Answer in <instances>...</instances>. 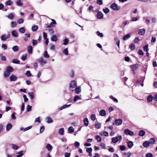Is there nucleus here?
I'll list each match as a JSON object with an SVG mask.
<instances>
[{
    "instance_id": "obj_53",
    "label": "nucleus",
    "mask_w": 157,
    "mask_h": 157,
    "mask_svg": "<svg viewBox=\"0 0 157 157\" xmlns=\"http://www.w3.org/2000/svg\"><path fill=\"white\" fill-rule=\"evenodd\" d=\"M32 107V106L28 105L27 106V112H29L31 110Z\"/></svg>"
},
{
    "instance_id": "obj_52",
    "label": "nucleus",
    "mask_w": 157,
    "mask_h": 157,
    "mask_svg": "<svg viewBox=\"0 0 157 157\" xmlns=\"http://www.w3.org/2000/svg\"><path fill=\"white\" fill-rule=\"evenodd\" d=\"M63 53L66 55H67L68 54V50L67 48H66L63 51Z\"/></svg>"
},
{
    "instance_id": "obj_64",
    "label": "nucleus",
    "mask_w": 157,
    "mask_h": 157,
    "mask_svg": "<svg viewBox=\"0 0 157 157\" xmlns=\"http://www.w3.org/2000/svg\"><path fill=\"white\" fill-rule=\"evenodd\" d=\"M101 127V124L100 123H97L95 124V127L98 129L100 128Z\"/></svg>"
},
{
    "instance_id": "obj_59",
    "label": "nucleus",
    "mask_w": 157,
    "mask_h": 157,
    "mask_svg": "<svg viewBox=\"0 0 157 157\" xmlns=\"http://www.w3.org/2000/svg\"><path fill=\"white\" fill-rule=\"evenodd\" d=\"M25 35L27 36L26 37H25L24 38V40L25 41H26L28 40V37H29L30 36V35L29 34H25Z\"/></svg>"
},
{
    "instance_id": "obj_37",
    "label": "nucleus",
    "mask_w": 157,
    "mask_h": 157,
    "mask_svg": "<svg viewBox=\"0 0 157 157\" xmlns=\"http://www.w3.org/2000/svg\"><path fill=\"white\" fill-rule=\"evenodd\" d=\"M47 122L48 123H50L53 122V121L52 119L49 117H47Z\"/></svg>"
},
{
    "instance_id": "obj_55",
    "label": "nucleus",
    "mask_w": 157,
    "mask_h": 157,
    "mask_svg": "<svg viewBox=\"0 0 157 157\" xmlns=\"http://www.w3.org/2000/svg\"><path fill=\"white\" fill-rule=\"evenodd\" d=\"M144 50L145 52H147L148 51V45H147L144 47Z\"/></svg>"
},
{
    "instance_id": "obj_60",
    "label": "nucleus",
    "mask_w": 157,
    "mask_h": 157,
    "mask_svg": "<svg viewBox=\"0 0 157 157\" xmlns=\"http://www.w3.org/2000/svg\"><path fill=\"white\" fill-rule=\"evenodd\" d=\"M126 148L124 145H121L120 146V149L122 151L125 150Z\"/></svg>"
},
{
    "instance_id": "obj_34",
    "label": "nucleus",
    "mask_w": 157,
    "mask_h": 157,
    "mask_svg": "<svg viewBox=\"0 0 157 157\" xmlns=\"http://www.w3.org/2000/svg\"><path fill=\"white\" fill-rule=\"evenodd\" d=\"M64 132V129L63 128H60L59 130V133L61 135H63Z\"/></svg>"
},
{
    "instance_id": "obj_44",
    "label": "nucleus",
    "mask_w": 157,
    "mask_h": 157,
    "mask_svg": "<svg viewBox=\"0 0 157 157\" xmlns=\"http://www.w3.org/2000/svg\"><path fill=\"white\" fill-rule=\"evenodd\" d=\"M157 18L155 17H153L151 19V22L152 23H155L157 21Z\"/></svg>"
},
{
    "instance_id": "obj_19",
    "label": "nucleus",
    "mask_w": 157,
    "mask_h": 157,
    "mask_svg": "<svg viewBox=\"0 0 157 157\" xmlns=\"http://www.w3.org/2000/svg\"><path fill=\"white\" fill-rule=\"evenodd\" d=\"M128 147L129 148H131L133 145L132 142L131 141H129L127 142Z\"/></svg>"
},
{
    "instance_id": "obj_36",
    "label": "nucleus",
    "mask_w": 157,
    "mask_h": 157,
    "mask_svg": "<svg viewBox=\"0 0 157 157\" xmlns=\"http://www.w3.org/2000/svg\"><path fill=\"white\" fill-rule=\"evenodd\" d=\"M51 20L52 22H51L50 24L52 26V27L54 26L56 24V22L53 19H51Z\"/></svg>"
},
{
    "instance_id": "obj_56",
    "label": "nucleus",
    "mask_w": 157,
    "mask_h": 157,
    "mask_svg": "<svg viewBox=\"0 0 157 157\" xmlns=\"http://www.w3.org/2000/svg\"><path fill=\"white\" fill-rule=\"evenodd\" d=\"M12 62L14 63L19 64L20 63L19 60L18 59H13Z\"/></svg>"
},
{
    "instance_id": "obj_9",
    "label": "nucleus",
    "mask_w": 157,
    "mask_h": 157,
    "mask_svg": "<svg viewBox=\"0 0 157 157\" xmlns=\"http://www.w3.org/2000/svg\"><path fill=\"white\" fill-rule=\"evenodd\" d=\"M10 79L11 81H14L16 80L17 77L15 75H12L10 76Z\"/></svg>"
},
{
    "instance_id": "obj_39",
    "label": "nucleus",
    "mask_w": 157,
    "mask_h": 157,
    "mask_svg": "<svg viewBox=\"0 0 157 157\" xmlns=\"http://www.w3.org/2000/svg\"><path fill=\"white\" fill-rule=\"evenodd\" d=\"M17 25L15 21H12L11 23V26L12 28L15 27Z\"/></svg>"
},
{
    "instance_id": "obj_35",
    "label": "nucleus",
    "mask_w": 157,
    "mask_h": 157,
    "mask_svg": "<svg viewBox=\"0 0 157 157\" xmlns=\"http://www.w3.org/2000/svg\"><path fill=\"white\" fill-rule=\"evenodd\" d=\"M69 42V40L67 38L63 40V44L64 45H66Z\"/></svg>"
},
{
    "instance_id": "obj_18",
    "label": "nucleus",
    "mask_w": 157,
    "mask_h": 157,
    "mask_svg": "<svg viewBox=\"0 0 157 157\" xmlns=\"http://www.w3.org/2000/svg\"><path fill=\"white\" fill-rule=\"evenodd\" d=\"M14 15L12 13H10L7 16L8 18L10 20L13 19L14 18Z\"/></svg>"
},
{
    "instance_id": "obj_15",
    "label": "nucleus",
    "mask_w": 157,
    "mask_h": 157,
    "mask_svg": "<svg viewBox=\"0 0 157 157\" xmlns=\"http://www.w3.org/2000/svg\"><path fill=\"white\" fill-rule=\"evenodd\" d=\"M38 62L40 63L42 65H43L47 63L46 59H39Z\"/></svg>"
},
{
    "instance_id": "obj_33",
    "label": "nucleus",
    "mask_w": 157,
    "mask_h": 157,
    "mask_svg": "<svg viewBox=\"0 0 157 157\" xmlns=\"http://www.w3.org/2000/svg\"><path fill=\"white\" fill-rule=\"evenodd\" d=\"M19 31L21 33H24L25 32V29L24 27H21L19 29Z\"/></svg>"
},
{
    "instance_id": "obj_17",
    "label": "nucleus",
    "mask_w": 157,
    "mask_h": 157,
    "mask_svg": "<svg viewBox=\"0 0 157 157\" xmlns=\"http://www.w3.org/2000/svg\"><path fill=\"white\" fill-rule=\"evenodd\" d=\"M16 5L18 6H21L23 5V3L21 0H18L16 2Z\"/></svg>"
},
{
    "instance_id": "obj_38",
    "label": "nucleus",
    "mask_w": 157,
    "mask_h": 157,
    "mask_svg": "<svg viewBox=\"0 0 157 157\" xmlns=\"http://www.w3.org/2000/svg\"><path fill=\"white\" fill-rule=\"evenodd\" d=\"M145 133V132L144 131L141 130L140 131V132L139 133V135L140 136H144Z\"/></svg>"
},
{
    "instance_id": "obj_11",
    "label": "nucleus",
    "mask_w": 157,
    "mask_h": 157,
    "mask_svg": "<svg viewBox=\"0 0 157 157\" xmlns=\"http://www.w3.org/2000/svg\"><path fill=\"white\" fill-rule=\"evenodd\" d=\"M11 34L13 37H17L18 36V33L15 30H13L11 32Z\"/></svg>"
},
{
    "instance_id": "obj_47",
    "label": "nucleus",
    "mask_w": 157,
    "mask_h": 157,
    "mask_svg": "<svg viewBox=\"0 0 157 157\" xmlns=\"http://www.w3.org/2000/svg\"><path fill=\"white\" fill-rule=\"evenodd\" d=\"M70 105H71V104L68 105H65L60 108V110H62L63 109L65 108H66L67 107L70 106Z\"/></svg>"
},
{
    "instance_id": "obj_20",
    "label": "nucleus",
    "mask_w": 157,
    "mask_h": 157,
    "mask_svg": "<svg viewBox=\"0 0 157 157\" xmlns=\"http://www.w3.org/2000/svg\"><path fill=\"white\" fill-rule=\"evenodd\" d=\"M153 99V97L151 95H149L147 98V100L149 102H151Z\"/></svg>"
},
{
    "instance_id": "obj_23",
    "label": "nucleus",
    "mask_w": 157,
    "mask_h": 157,
    "mask_svg": "<svg viewBox=\"0 0 157 157\" xmlns=\"http://www.w3.org/2000/svg\"><path fill=\"white\" fill-rule=\"evenodd\" d=\"M28 94L30 98L32 100L34 98V94L33 92H29L28 93Z\"/></svg>"
},
{
    "instance_id": "obj_10",
    "label": "nucleus",
    "mask_w": 157,
    "mask_h": 157,
    "mask_svg": "<svg viewBox=\"0 0 157 157\" xmlns=\"http://www.w3.org/2000/svg\"><path fill=\"white\" fill-rule=\"evenodd\" d=\"M13 67L10 66H7L6 68V71L10 73L13 71Z\"/></svg>"
},
{
    "instance_id": "obj_27",
    "label": "nucleus",
    "mask_w": 157,
    "mask_h": 157,
    "mask_svg": "<svg viewBox=\"0 0 157 157\" xmlns=\"http://www.w3.org/2000/svg\"><path fill=\"white\" fill-rule=\"evenodd\" d=\"M130 34H128L125 35L123 38V40H127L130 37Z\"/></svg>"
},
{
    "instance_id": "obj_31",
    "label": "nucleus",
    "mask_w": 157,
    "mask_h": 157,
    "mask_svg": "<svg viewBox=\"0 0 157 157\" xmlns=\"http://www.w3.org/2000/svg\"><path fill=\"white\" fill-rule=\"evenodd\" d=\"M12 49L14 52H17L19 50V48L16 45L13 46L12 48Z\"/></svg>"
},
{
    "instance_id": "obj_4",
    "label": "nucleus",
    "mask_w": 157,
    "mask_h": 157,
    "mask_svg": "<svg viewBox=\"0 0 157 157\" xmlns=\"http://www.w3.org/2000/svg\"><path fill=\"white\" fill-rule=\"evenodd\" d=\"M77 85V82L75 80H72L70 84V87L71 88H74Z\"/></svg>"
},
{
    "instance_id": "obj_1",
    "label": "nucleus",
    "mask_w": 157,
    "mask_h": 157,
    "mask_svg": "<svg viewBox=\"0 0 157 157\" xmlns=\"http://www.w3.org/2000/svg\"><path fill=\"white\" fill-rule=\"evenodd\" d=\"M122 138V137L121 136L118 135L117 136L112 138V142L114 143H116L118 142H121Z\"/></svg>"
},
{
    "instance_id": "obj_58",
    "label": "nucleus",
    "mask_w": 157,
    "mask_h": 157,
    "mask_svg": "<svg viewBox=\"0 0 157 157\" xmlns=\"http://www.w3.org/2000/svg\"><path fill=\"white\" fill-rule=\"evenodd\" d=\"M91 118L92 121H94L96 119L95 115L94 114H92L91 116Z\"/></svg>"
},
{
    "instance_id": "obj_57",
    "label": "nucleus",
    "mask_w": 157,
    "mask_h": 157,
    "mask_svg": "<svg viewBox=\"0 0 157 157\" xmlns=\"http://www.w3.org/2000/svg\"><path fill=\"white\" fill-rule=\"evenodd\" d=\"M155 142V139L154 138H151L149 140V143L151 144H153Z\"/></svg>"
},
{
    "instance_id": "obj_24",
    "label": "nucleus",
    "mask_w": 157,
    "mask_h": 157,
    "mask_svg": "<svg viewBox=\"0 0 157 157\" xmlns=\"http://www.w3.org/2000/svg\"><path fill=\"white\" fill-rule=\"evenodd\" d=\"M100 114L102 116H104L106 115V112L104 110H101L100 111Z\"/></svg>"
},
{
    "instance_id": "obj_6",
    "label": "nucleus",
    "mask_w": 157,
    "mask_h": 157,
    "mask_svg": "<svg viewBox=\"0 0 157 157\" xmlns=\"http://www.w3.org/2000/svg\"><path fill=\"white\" fill-rule=\"evenodd\" d=\"M130 67L133 71V73L135 74L134 71L138 68L139 65L138 64H134L130 66Z\"/></svg>"
},
{
    "instance_id": "obj_30",
    "label": "nucleus",
    "mask_w": 157,
    "mask_h": 157,
    "mask_svg": "<svg viewBox=\"0 0 157 157\" xmlns=\"http://www.w3.org/2000/svg\"><path fill=\"white\" fill-rule=\"evenodd\" d=\"M38 26L37 25H33L32 28V30L33 31L35 32L38 29Z\"/></svg>"
},
{
    "instance_id": "obj_29",
    "label": "nucleus",
    "mask_w": 157,
    "mask_h": 157,
    "mask_svg": "<svg viewBox=\"0 0 157 157\" xmlns=\"http://www.w3.org/2000/svg\"><path fill=\"white\" fill-rule=\"evenodd\" d=\"M12 127V125L10 123L8 124L6 126V130L9 131Z\"/></svg>"
},
{
    "instance_id": "obj_49",
    "label": "nucleus",
    "mask_w": 157,
    "mask_h": 157,
    "mask_svg": "<svg viewBox=\"0 0 157 157\" xmlns=\"http://www.w3.org/2000/svg\"><path fill=\"white\" fill-rule=\"evenodd\" d=\"M96 33L98 36L100 37H103V34L102 33H100L99 31H97Z\"/></svg>"
},
{
    "instance_id": "obj_26",
    "label": "nucleus",
    "mask_w": 157,
    "mask_h": 157,
    "mask_svg": "<svg viewBox=\"0 0 157 157\" xmlns=\"http://www.w3.org/2000/svg\"><path fill=\"white\" fill-rule=\"evenodd\" d=\"M10 75V73L9 72L6 71H5L4 73V76L5 78H6L9 76Z\"/></svg>"
},
{
    "instance_id": "obj_25",
    "label": "nucleus",
    "mask_w": 157,
    "mask_h": 157,
    "mask_svg": "<svg viewBox=\"0 0 157 157\" xmlns=\"http://www.w3.org/2000/svg\"><path fill=\"white\" fill-rule=\"evenodd\" d=\"M150 143L149 142L147 141H144L143 143V145L145 147H147L149 145Z\"/></svg>"
},
{
    "instance_id": "obj_22",
    "label": "nucleus",
    "mask_w": 157,
    "mask_h": 157,
    "mask_svg": "<svg viewBox=\"0 0 157 157\" xmlns=\"http://www.w3.org/2000/svg\"><path fill=\"white\" fill-rule=\"evenodd\" d=\"M52 147V145L49 144H48L46 146V148L48 151L51 150Z\"/></svg>"
},
{
    "instance_id": "obj_32",
    "label": "nucleus",
    "mask_w": 157,
    "mask_h": 157,
    "mask_svg": "<svg viewBox=\"0 0 157 157\" xmlns=\"http://www.w3.org/2000/svg\"><path fill=\"white\" fill-rule=\"evenodd\" d=\"M95 138L98 142H100L101 140V137L99 136H95Z\"/></svg>"
},
{
    "instance_id": "obj_42",
    "label": "nucleus",
    "mask_w": 157,
    "mask_h": 157,
    "mask_svg": "<svg viewBox=\"0 0 157 157\" xmlns=\"http://www.w3.org/2000/svg\"><path fill=\"white\" fill-rule=\"evenodd\" d=\"M25 75L27 77H30L31 76L32 74L29 71H27L25 74Z\"/></svg>"
},
{
    "instance_id": "obj_14",
    "label": "nucleus",
    "mask_w": 157,
    "mask_h": 157,
    "mask_svg": "<svg viewBox=\"0 0 157 157\" xmlns=\"http://www.w3.org/2000/svg\"><path fill=\"white\" fill-rule=\"evenodd\" d=\"M83 122L84 123V125L85 126H88L89 124V121L88 118H84L83 120Z\"/></svg>"
},
{
    "instance_id": "obj_8",
    "label": "nucleus",
    "mask_w": 157,
    "mask_h": 157,
    "mask_svg": "<svg viewBox=\"0 0 157 157\" xmlns=\"http://www.w3.org/2000/svg\"><path fill=\"white\" fill-rule=\"evenodd\" d=\"M122 122V121L121 119H116L115 120V124L116 125H121Z\"/></svg>"
},
{
    "instance_id": "obj_48",
    "label": "nucleus",
    "mask_w": 157,
    "mask_h": 157,
    "mask_svg": "<svg viewBox=\"0 0 157 157\" xmlns=\"http://www.w3.org/2000/svg\"><path fill=\"white\" fill-rule=\"evenodd\" d=\"M129 23V21H124L122 23V25L123 26H125L127 24Z\"/></svg>"
},
{
    "instance_id": "obj_16",
    "label": "nucleus",
    "mask_w": 157,
    "mask_h": 157,
    "mask_svg": "<svg viewBox=\"0 0 157 157\" xmlns=\"http://www.w3.org/2000/svg\"><path fill=\"white\" fill-rule=\"evenodd\" d=\"M75 92L77 94H79L81 91V88L79 87H77L75 89Z\"/></svg>"
},
{
    "instance_id": "obj_63",
    "label": "nucleus",
    "mask_w": 157,
    "mask_h": 157,
    "mask_svg": "<svg viewBox=\"0 0 157 157\" xmlns=\"http://www.w3.org/2000/svg\"><path fill=\"white\" fill-rule=\"evenodd\" d=\"M19 146L16 145L15 144H13V148L15 150H17L19 148Z\"/></svg>"
},
{
    "instance_id": "obj_62",
    "label": "nucleus",
    "mask_w": 157,
    "mask_h": 157,
    "mask_svg": "<svg viewBox=\"0 0 157 157\" xmlns=\"http://www.w3.org/2000/svg\"><path fill=\"white\" fill-rule=\"evenodd\" d=\"M97 3L99 5H101L103 4V1L102 0H97Z\"/></svg>"
},
{
    "instance_id": "obj_43",
    "label": "nucleus",
    "mask_w": 157,
    "mask_h": 157,
    "mask_svg": "<svg viewBox=\"0 0 157 157\" xmlns=\"http://www.w3.org/2000/svg\"><path fill=\"white\" fill-rule=\"evenodd\" d=\"M129 47L132 50H133L135 49V45L134 44H132L129 45Z\"/></svg>"
},
{
    "instance_id": "obj_21",
    "label": "nucleus",
    "mask_w": 157,
    "mask_h": 157,
    "mask_svg": "<svg viewBox=\"0 0 157 157\" xmlns=\"http://www.w3.org/2000/svg\"><path fill=\"white\" fill-rule=\"evenodd\" d=\"M27 51L29 54H31L33 52V47L32 46H29L27 49Z\"/></svg>"
},
{
    "instance_id": "obj_13",
    "label": "nucleus",
    "mask_w": 157,
    "mask_h": 157,
    "mask_svg": "<svg viewBox=\"0 0 157 157\" xmlns=\"http://www.w3.org/2000/svg\"><path fill=\"white\" fill-rule=\"evenodd\" d=\"M97 16L98 18L101 19L103 17V15L102 12H99L97 13Z\"/></svg>"
},
{
    "instance_id": "obj_40",
    "label": "nucleus",
    "mask_w": 157,
    "mask_h": 157,
    "mask_svg": "<svg viewBox=\"0 0 157 157\" xmlns=\"http://www.w3.org/2000/svg\"><path fill=\"white\" fill-rule=\"evenodd\" d=\"M115 40L116 41V43L117 45L118 46V48H119L120 41L119 40L117 37L115 38Z\"/></svg>"
},
{
    "instance_id": "obj_51",
    "label": "nucleus",
    "mask_w": 157,
    "mask_h": 157,
    "mask_svg": "<svg viewBox=\"0 0 157 157\" xmlns=\"http://www.w3.org/2000/svg\"><path fill=\"white\" fill-rule=\"evenodd\" d=\"M38 43V40H32V44L33 46L37 44Z\"/></svg>"
},
{
    "instance_id": "obj_5",
    "label": "nucleus",
    "mask_w": 157,
    "mask_h": 157,
    "mask_svg": "<svg viewBox=\"0 0 157 157\" xmlns=\"http://www.w3.org/2000/svg\"><path fill=\"white\" fill-rule=\"evenodd\" d=\"M124 132L125 134L129 135L130 136H132L134 134V133L132 131H131L128 129H125Z\"/></svg>"
},
{
    "instance_id": "obj_54",
    "label": "nucleus",
    "mask_w": 157,
    "mask_h": 157,
    "mask_svg": "<svg viewBox=\"0 0 157 157\" xmlns=\"http://www.w3.org/2000/svg\"><path fill=\"white\" fill-rule=\"evenodd\" d=\"M80 98V97L76 95L75 96L74 98V101L75 102L77 100L79 99Z\"/></svg>"
},
{
    "instance_id": "obj_50",
    "label": "nucleus",
    "mask_w": 157,
    "mask_h": 157,
    "mask_svg": "<svg viewBox=\"0 0 157 157\" xmlns=\"http://www.w3.org/2000/svg\"><path fill=\"white\" fill-rule=\"evenodd\" d=\"M12 4V1L10 0H8L6 2V4L8 5H11Z\"/></svg>"
},
{
    "instance_id": "obj_7",
    "label": "nucleus",
    "mask_w": 157,
    "mask_h": 157,
    "mask_svg": "<svg viewBox=\"0 0 157 157\" xmlns=\"http://www.w3.org/2000/svg\"><path fill=\"white\" fill-rule=\"evenodd\" d=\"M146 30L144 29H139L138 30V34L140 35H144L145 33Z\"/></svg>"
},
{
    "instance_id": "obj_46",
    "label": "nucleus",
    "mask_w": 157,
    "mask_h": 157,
    "mask_svg": "<svg viewBox=\"0 0 157 157\" xmlns=\"http://www.w3.org/2000/svg\"><path fill=\"white\" fill-rule=\"evenodd\" d=\"M44 56L45 58H49V56L48 53V52L46 51H45L44 53Z\"/></svg>"
},
{
    "instance_id": "obj_12",
    "label": "nucleus",
    "mask_w": 157,
    "mask_h": 157,
    "mask_svg": "<svg viewBox=\"0 0 157 157\" xmlns=\"http://www.w3.org/2000/svg\"><path fill=\"white\" fill-rule=\"evenodd\" d=\"M51 40L52 41L56 42L57 40V38L56 36L55 35H53L51 37Z\"/></svg>"
},
{
    "instance_id": "obj_28",
    "label": "nucleus",
    "mask_w": 157,
    "mask_h": 157,
    "mask_svg": "<svg viewBox=\"0 0 157 157\" xmlns=\"http://www.w3.org/2000/svg\"><path fill=\"white\" fill-rule=\"evenodd\" d=\"M68 131L69 133H71L74 131V128L72 126H70L68 128Z\"/></svg>"
},
{
    "instance_id": "obj_2",
    "label": "nucleus",
    "mask_w": 157,
    "mask_h": 157,
    "mask_svg": "<svg viewBox=\"0 0 157 157\" xmlns=\"http://www.w3.org/2000/svg\"><path fill=\"white\" fill-rule=\"evenodd\" d=\"M110 8L114 10H118L120 9V7L118 6L115 3L112 4L110 6Z\"/></svg>"
},
{
    "instance_id": "obj_45",
    "label": "nucleus",
    "mask_w": 157,
    "mask_h": 157,
    "mask_svg": "<svg viewBox=\"0 0 157 157\" xmlns=\"http://www.w3.org/2000/svg\"><path fill=\"white\" fill-rule=\"evenodd\" d=\"M24 20L22 18L18 19L17 21V23L19 24H21L23 23Z\"/></svg>"
},
{
    "instance_id": "obj_3",
    "label": "nucleus",
    "mask_w": 157,
    "mask_h": 157,
    "mask_svg": "<svg viewBox=\"0 0 157 157\" xmlns=\"http://www.w3.org/2000/svg\"><path fill=\"white\" fill-rule=\"evenodd\" d=\"M10 36V34H8L7 35L5 34H3L1 37V39L2 40L5 41L6 40L9 38Z\"/></svg>"
},
{
    "instance_id": "obj_41",
    "label": "nucleus",
    "mask_w": 157,
    "mask_h": 157,
    "mask_svg": "<svg viewBox=\"0 0 157 157\" xmlns=\"http://www.w3.org/2000/svg\"><path fill=\"white\" fill-rule=\"evenodd\" d=\"M110 98L112 99L114 102H116V103L118 102V100L115 98L114 97L112 96H110L109 97Z\"/></svg>"
},
{
    "instance_id": "obj_61",
    "label": "nucleus",
    "mask_w": 157,
    "mask_h": 157,
    "mask_svg": "<svg viewBox=\"0 0 157 157\" xmlns=\"http://www.w3.org/2000/svg\"><path fill=\"white\" fill-rule=\"evenodd\" d=\"M92 149L91 147L86 148V151L88 153H90L92 152Z\"/></svg>"
}]
</instances>
